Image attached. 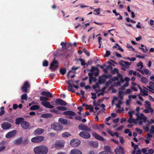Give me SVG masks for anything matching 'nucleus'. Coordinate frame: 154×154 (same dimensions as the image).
<instances>
[{
  "label": "nucleus",
  "instance_id": "nucleus-1",
  "mask_svg": "<svg viewBox=\"0 0 154 154\" xmlns=\"http://www.w3.org/2000/svg\"><path fill=\"white\" fill-rule=\"evenodd\" d=\"M55 102L56 104V105H60L63 106H58L56 107V109L57 110H56L55 109H53L50 110V112H52L56 114H61L60 111H65L67 109V108L64 106L67 105V103L65 101L63 100L58 98L56 100Z\"/></svg>",
  "mask_w": 154,
  "mask_h": 154
},
{
  "label": "nucleus",
  "instance_id": "nucleus-2",
  "mask_svg": "<svg viewBox=\"0 0 154 154\" xmlns=\"http://www.w3.org/2000/svg\"><path fill=\"white\" fill-rule=\"evenodd\" d=\"M35 154H47L48 152L47 147L44 146H37L33 149Z\"/></svg>",
  "mask_w": 154,
  "mask_h": 154
},
{
  "label": "nucleus",
  "instance_id": "nucleus-3",
  "mask_svg": "<svg viewBox=\"0 0 154 154\" xmlns=\"http://www.w3.org/2000/svg\"><path fill=\"white\" fill-rule=\"evenodd\" d=\"M63 114L65 116H68L67 118L68 119H73V117L72 116H75L76 115V113L72 111H67L64 112L63 113Z\"/></svg>",
  "mask_w": 154,
  "mask_h": 154
},
{
  "label": "nucleus",
  "instance_id": "nucleus-4",
  "mask_svg": "<svg viewBox=\"0 0 154 154\" xmlns=\"http://www.w3.org/2000/svg\"><path fill=\"white\" fill-rule=\"evenodd\" d=\"M44 140V137L42 136H37L33 137L31 139V141L34 143H38L42 142Z\"/></svg>",
  "mask_w": 154,
  "mask_h": 154
},
{
  "label": "nucleus",
  "instance_id": "nucleus-5",
  "mask_svg": "<svg viewBox=\"0 0 154 154\" xmlns=\"http://www.w3.org/2000/svg\"><path fill=\"white\" fill-rule=\"evenodd\" d=\"M52 128L56 131H59L62 129L63 128V125L58 123H53L51 125Z\"/></svg>",
  "mask_w": 154,
  "mask_h": 154
},
{
  "label": "nucleus",
  "instance_id": "nucleus-6",
  "mask_svg": "<svg viewBox=\"0 0 154 154\" xmlns=\"http://www.w3.org/2000/svg\"><path fill=\"white\" fill-rule=\"evenodd\" d=\"M58 63V62L57 61L54 60L50 64V68L51 69L52 71H54L59 67Z\"/></svg>",
  "mask_w": 154,
  "mask_h": 154
},
{
  "label": "nucleus",
  "instance_id": "nucleus-7",
  "mask_svg": "<svg viewBox=\"0 0 154 154\" xmlns=\"http://www.w3.org/2000/svg\"><path fill=\"white\" fill-rule=\"evenodd\" d=\"M65 143L62 140H57L55 143L54 145V147L56 149L59 148H62L64 146Z\"/></svg>",
  "mask_w": 154,
  "mask_h": 154
},
{
  "label": "nucleus",
  "instance_id": "nucleus-8",
  "mask_svg": "<svg viewBox=\"0 0 154 154\" xmlns=\"http://www.w3.org/2000/svg\"><path fill=\"white\" fill-rule=\"evenodd\" d=\"M79 135L81 137L86 139H89L91 137V135L90 133L85 131L81 132L79 134Z\"/></svg>",
  "mask_w": 154,
  "mask_h": 154
},
{
  "label": "nucleus",
  "instance_id": "nucleus-9",
  "mask_svg": "<svg viewBox=\"0 0 154 154\" xmlns=\"http://www.w3.org/2000/svg\"><path fill=\"white\" fill-rule=\"evenodd\" d=\"M12 127V125L8 122H4L1 125V127L3 130H7Z\"/></svg>",
  "mask_w": 154,
  "mask_h": 154
},
{
  "label": "nucleus",
  "instance_id": "nucleus-10",
  "mask_svg": "<svg viewBox=\"0 0 154 154\" xmlns=\"http://www.w3.org/2000/svg\"><path fill=\"white\" fill-rule=\"evenodd\" d=\"M81 143L80 141L78 139L72 140L70 142V144L73 147L79 146Z\"/></svg>",
  "mask_w": 154,
  "mask_h": 154
},
{
  "label": "nucleus",
  "instance_id": "nucleus-11",
  "mask_svg": "<svg viewBox=\"0 0 154 154\" xmlns=\"http://www.w3.org/2000/svg\"><path fill=\"white\" fill-rule=\"evenodd\" d=\"M78 128L79 129L86 131L89 132L91 130V129L87 126L83 125H79L78 126Z\"/></svg>",
  "mask_w": 154,
  "mask_h": 154
},
{
  "label": "nucleus",
  "instance_id": "nucleus-12",
  "mask_svg": "<svg viewBox=\"0 0 154 154\" xmlns=\"http://www.w3.org/2000/svg\"><path fill=\"white\" fill-rule=\"evenodd\" d=\"M41 104L42 105L48 108L52 109L54 107L53 106L51 105L50 103L48 101H42Z\"/></svg>",
  "mask_w": 154,
  "mask_h": 154
},
{
  "label": "nucleus",
  "instance_id": "nucleus-13",
  "mask_svg": "<svg viewBox=\"0 0 154 154\" xmlns=\"http://www.w3.org/2000/svg\"><path fill=\"white\" fill-rule=\"evenodd\" d=\"M16 130H14L8 133L5 135V137L7 138H10L13 137L16 133Z\"/></svg>",
  "mask_w": 154,
  "mask_h": 154
},
{
  "label": "nucleus",
  "instance_id": "nucleus-14",
  "mask_svg": "<svg viewBox=\"0 0 154 154\" xmlns=\"http://www.w3.org/2000/svg\"><path fill=\"white\" fill-rule=\"evenodd\" d=\"M21 126L23 129H27L29 127V124L28 122L24 121L21 124Z\"/></svg>",
  "mask_w": 154,
  "mask_h": 154
},
{
  "label": "nucleus",
  "instance_id": "nucleus-15",
  "mask_svg": "<svg viewBox=\"0 0 154 154\" xmlns=\"http://www.w3.org/2000/svg\"><path fill=\"white\" fill-rule=\"evenodd\" d=\"M91 134L95 138L101 141H103L104 140L103 137L98 134L96 133L92 132Z\"/></svg>",
  "mask_w": 154,
  "mask_h": 154
},
{
  "label": "nucleus",
  "instance_id": "nucleus-16",
  "mask_svg": "<svg viewBox=\"0 0 154 154\" xmlns=\"http://www.w3.org/2000/svg\"><path fill=\"white\" fill-rule=\"evenodd\" d=\"M44 131L43 129L38 128L35 130L34 132V134L35 135H40L42 134Z\"/></svg>",
  "mask_w": 154,
  "mask_h": 154
},
{
  "label": "nucleus",
  "instance_id": "nucleus-17",
  "mask_svg": "<svg viewBox=\"0 0 154 154\" xmlns=\"http://www.w3.org/2000/svg\"><path fill=\"white\" fill-rule=\"evenodd\" d=\"M41 94L42 96L47 97H53V96L52 94L49 92L43 91L41 93Z\"/></svg>",
  "mask_w": 154,
  "mask_h": 154
},
{
  "label": "nucleus",
  "instance_id": "nucleus-18",
  "mask_svg": "<svg viewBox=\"0 0 154 154\" xmlns=\"http://www.w3.org/2000/svg\"><path fill=\"white\" fill-rule=\"evenodd\" d=\"M137 119L139 120H142L143 122L145 123L147 120V118L146 116H144V115L143 113H141L140 116H137Z\"/></svg>",
  "mask_w": 154,
  "mask_h": 154
},
{
  "label": "nucleus",
  "instance_id": "nucleus-19",
  "mask_svg": "<svg viewBox=\"0 0 154 154\" xmlns=\"http://www.w3.org/2000/svg\"><path fill=\"white\" fill-rule=\"evenodd\" d=\"M24 119L22 117H19L17 118L15 120V124L17 125H19L23 122Z\"/></svg>",
  "mask_w": 154,
  "mask_h": 154
},
{
  "label": "nucleus",
  "instance_id": "nucleus-20",
  "mask_svg": "<svg viewBox=\"0 0 154 154\" xmlns=\"http://www.w3.org/2000/svg\"><path fill=\"white\" fill-rule=\"evenodd\" d=\"M70 153L71 154H82L81 151L76 149H73L71 150Z\"/></svg>",
  "mask_w": 154,
  "mask_h": 154
},
{
  "label": "nucleus",
  "instance_id": "nucleus-21",
  "mask_svg": "<svg viewBox=\"0 0 154 154\" xmlns=\"http://www.w3.org/2000/svg\"><path fill=\"white\" fill-rule=\"evenodd\" d=\"M89 144L91 146L95 148L98 146V143L97 141H91L89 142Z\"/></svg>",
  "mask_w": 154,
  "mask_h": 154
},
{
  "label": "nucleus",
  "instance_id": "nucleus-22",
  "mask_svg": "<svg viewBox=\"0 0 154 154\" xmlns=\"http://www.w3.org/2000/svg\"><path fill=\"white\" fill-rule=\"evenodd\" d=\"M22 138L20 137L15 140L14 142V144L16 145H19L22 143Z\"/></svg>",
  "mask_w": 154,
  "mask_h": 154
},
{
  "label": "nucleus",
  "instance_id": "nucleus-23",
  "mask_svg": "<svg viewBox=\"0 0 154 154\" xmlns=\"http://www.w3.org/2000/svg\"><path fill=\"white\" fill-rule=\"evenodd\" d=\"M59 122L61 124L66 125L67 123V120L66 119L63 118H60L58 120Z\"/></svg>",
  "mask_w": 154,
  "mask_h": 154
},
{
  "label": "nucleus",
  "instance_id": "nucleus-24",
  "mask_svg": "<svg viewBox=\"0 0 154 154\" xmlns=\"http://www.w3.org/2000/svg\"><path fill=\"white\" fill-rule=\"evenodd\" d=\"M119 64L122 66L121 69L124 71H125L126 69H128L129 68V66L125 65L121 62L119 63Z\"/></svg>",
  "mask_w": 154,
  "mask_h": 154
},
{
  "label": "nucleus",
  "instance_id": "nucleus-25",
  "mask_svg": "<svg viewBox=\"0 0 154 154\" xmlns=\"http://www.w3.org/2000/svg\"><path fill=\"white\" fill-rule=\"evenodd\" d=\"M143 87L144 88L143 89V92L141 93H143V94H141L143 96H148V91L147 90L148 89L145 87L143 86Z\"/></svg>",
  "mask_w": 154,
  "mask_h": 154
},
{
  "label": "nucleus",
  "instance_id": "nucleus-26",
  "mask_svg": "<svg viewBox=\"0 0 154 154\" xmlns=\"http://www.w3.org/2000/svg\"><path fill=\"white\" fill-rule=\"evenodd\" d=\"M68 85H69V86L67 88L68 91H71L72 92H74V89L72 88L73 87L72 84H70L69 83H68Z\"/></svg>",
  "mask_w": 154,
  "mask_h": 154
},
{
  "label": "nucleus",
  "instance_id": "nucleus-27",
  "mask_svg": "<svg viewBox=\"0 0 154 154\" xmlns=\"http://www.w3.org/2000/svg\"><path fill=\"white\" fill-rule=\"evenodd\" d=\"M52 116V115L50 113H45L41 115V117L43 118H48L51 117Z\"/></svg>",
  "mask_w": 154,
  "mask_h": 154
},
{
  "label": "nucleus",
  "instance_id": "nucleus-28",
  "mask_svg": "<svg viewBox=\"0 0 154 154\" xmlns=\"http://www.w3.org/2000/svg\"><path fill=\"white\" fill-rule=\"evenodd\" d=\"M141 81L142 82L145 84H146L148 82L147 79L145 77H142L141 78Z\"/></svg>",
  "mask_w": 154,
  "mask_h": 154
},
{
  "label": "nucleus",
  "instance_id": "nucleus-29",
  "mask_svg": "<svg viewBox=\"0 0 154 154\" xmlns=\"http://www.w3.org/2000/svg\"><path fill=\"white\" fill-rule=\"evenodd\" d=\"M39 108V106L38 105H34L32 106L30 108V109L31 110H35L38 109Z\"/></svg>",
  "mask_w": 154,
  "mask_h": 154
},
{
  "label": "nucleus",
  "instance_id": "nucleus-30",
  "mask_svg": "<svg viewBox=\"0 0 154 154\" xmlns=\"http://www.w3.org/2000/svg\"><path fill=\"white\" fill-rule=\"evenodd\" d=\"M128 122L130 123H132L134 122L135 124H136V120L132 118V117H129L128 120Z\"/></svg>",
  "mask_w": 154,
  "mask_h": 154
},
{
  "label": "nucleus",
  "instance_id": "nucleus-31",
  "mask_svg": "<svg viewBox=\"0 0 154 154\" xmlns=\"http://www.w3.org/2000/svg\"><path fill=\"white\" fill-rule=\"evenodd\" d=\"M71 136V134L69 133L66 132L62 134V136L63 137H67Z\"/></svg>",
  "mask_w": 154,
  "mask_h": 154
},
{
  "label": "nucleus",
  "instance_id": "nucleus-32",
  "mask_svg": "<svg viewBox=\"0 0 154 154\" xmlns=\"http://www.w3.org/2000/svg\"><path fill=\"white\" fill-rule=\"evenodd\" d=\"M40 100L41 101L46 102L48 100V98L46 97L41 96L40 97Z\"/></svg>",
  "mask_w": 154,
  "mask_h": 154
},
{
  "label": "nucleus",
  "instance_id": "nucleus-33",
  "mask_svg": "<svg viewBox=\"0 0 154 154\" xmlns=\"http://www.w3.org/2000/svg\"><path fill=\"white\" fill-rule=\"evenodd\" d=\"M27 99V94H24L22 95L21 97V99L22 100H26Z\"/></svg>",
  "mask_w": 154,
  "mask_h": 154
},
{
  "label": "nucleus",
  "instance_id": "nucleus-34",
  "mask_svg": "<svg viewBox=\"0 0 154 154\" xmlns=\"http://www.w3.org/2000/svg\"><path fill=\"white\" fill-rule=\"evenodd\" d=\"M79 60L81 62V64L82 65L85 66V65H86L88 66L87 63H85L84 60L83 59H82V58H79Z\"/></svg>",
  "mask_w": 154,
  "mask_h": 154
},
{
  "label": "nucleus",
  "instance_id": "nucleus-35",
  "mask_svg": "<svg viewBox=\"0 0 154 154\" xmlns=\"http://www.w3.org/2000/svg\"><path fill=\"white\" fill-rule=\"evenodd\" d=\"M111 73L113 75L115 74L116 73H119L118 69L116 68H114L113 70L111 71Z\"/></svg>",
  "mask_w": 154,
  "mask_h": 154
},
{
  "label": "nucleus",
  "instance_id": "nucleus-36",
  "mask_svg": "<svg viewBox=\"0 0 154 154\" xmlns=\"http://www.w3.org/2000/svg\"><path fill=\"white\" fill-rule=\"evenodd\" d=\"M60 73L63 75H65L66 72V70L65 68L61 69L60 70Z\"/></svg>",
  "mask_w": 154,
  "mask_h": 154
},
{
  "label": "nucleus",
  "instance_id": "nucleus-37",
  "mask_svg": "<svg viewBox=\"0 0 154 154\" xmlns=\"http://www.w3.org/2000/svg\"><path fill=\"white\" fill-rule=\"evenodd\" d=\"M125 59L126 60H129L130 61H134L136 60V58L134 57L130 58L129 57H128L126 58H125Z\"/></svg>",
  "mask_w": 154,
  "mask_h": 154
},
{
  "label": "nucleus",
  "instance_id": "nucleus-38",
  "mask_svg": "<svg viewBox=\"0 0 154 154\" xmlns=\"http://www.w3.org/2000/svg\"><path fill=\"white\" fill-rule=\"evenodd\" d=\"M43 66L44 67L47 66L48 65V62L47 60H45L42 63Z\"/></svg>",
  "mask_w": 154,
  "mask_h": 154
},
{
  "label": "nucleus",
  "instance_id": "nucleus-39",
  "mask_svg": "<svg viewBox=\"0 0 154 154\" xmlns=\"http://www.w3.org/2000/svg\"><path fill=\"white\" fill-rule=\"evenodd\" d=\"M100 11V8H98L97 9H95L94 10V12H97L96 13H94V15H98L100 13V12H98L99 11Z\"/></svg>",
  "mask_w": 154,
  "mask_h": 154
},
{
  "label": "nucleus",
  "instance_id": "nucleus-40",
  "mask_svg": "<svg viewBox=\"0 0 154 154\" xmlns=\"http://www.w3.org/2000/svg\"><path fill=\"white\" fill-rule=\"evenodd\" d=\"M83 51L88 56H89L90 55V53L88 52L86 49L84 48L83 49Z\"/></svg>",
  "mask_w": 154,
  "mask_h": 154
},
{
  "label": "nucleus",
  "instance_id": "nucleus-41",
  "mask_svg": "<svg viewBox=\"0 0 154 154\" xmlns=\"http://www.w3.org/2000/svg\"><path fill=\"white\" fill-rule=\"evenodd\" d=\"M137 66H138V67L140 66V69H142L143 66L142 63L141 61L139 62L137 64Z\"/></svg>",
  "mask_w": 154,
  "mask_h": 154
},
{
  "label": "nucleus",
  "instance_id": "nucleus-42",
  "mask_svg": "<svg viewBox=\"0 0 154 154\" xmlns=\"http://www.w3.org/2000/svg\"><path fill=\"white\" fill-rule=\"evenodd\" d=\"M110 54H111L110 52L109 51L107 50L106 51V54L104 55V57H108L110 55Z\"/></svg>",
  "mask_w": 154,
  "mask_h": 154
},
{
  "label": "nucleus",
  "instance_id": "nucleus-43",
  "mask_svg": "<svg viewBox=\"0 0 154 154\" xmlns=\"http://www.w3.org/2000/svg\"><path fill=\"white\" fill-rule=\"evenodd\" d=\"M22 91L23 92L26 93L27 91V88L26 87L23 86L21 88Z\"/></svg>",
  "mask_w": 154,
  "mask_h": 154
},
{
  "label": "nucleus",
  "instance_id": "nucleus-44",
  "mask_svg": "<svg viewBox=\"0 0 154 154\" xmlns=\"http://www.w3.org/2000/svg\"><path fill=\"white\" fill-rule=\"evenodd\" d=\"M29 143V140L27 138H26L24 139L23 140H22V143L23 144L26 145L27 144Z\"/></svg>",
  "mask_w": 154,
  "mask_h": 154
},
{
  "label": "nucleus",
  "instance_id": "nucleus-45",
  "mask_svg": "<svg viewBox=\"0 0 154 154\" xmlns=\"http://www.w3.org/2000/svg\"><path fill=\"white\" fill-rule=\"evenodd\" d=\"M23 86L25 87H26V88H28L29 87H30V85L29 82L27 81H26L25 82Z\"/></svg>",
  "mask_w": 154,
  "mask_h": 154
},
{
  "label": "nucleus",
  "instance_id": "nucleus-46",
  "mask_svg": "<svg viewBox=\"0 0 154 154\" xmlns=\"http://www.w3.org/2000/svg\"><path fill=\"white\" fill-rule=\"evenodd\" d=\"M136 131L139 134H141L142 133L143 131L141 129H140L137 128L135 129Z\"/></svg>",
  "mask_w": 154,
  "mask_h": 154
},
{
  "label": "nucleus",
  "instance_id": "nucleus-47",
  "mask_svg": "<svg viewBox=\"0 0 154 154\" xmlns=\"http://www.w3.org/2000/svg\"><path fill=\"white\" fill-rule=\"evenodd\" d=\"M92 128L94 129L95 130H98L99 129V126L98 125H95L94 124H93L92 125Z\"/></svg>",
  "mask_w": 154,
  "mask_h": 154
},
{
  "label": "nucleus",
  "instance_id": "nucleus-48",
  "mask_svg": "<svg viewBox=\"0 0 154 154\" xmlns=\"http://www.w3.org/2000/svg\"><path fill=\"white\" fill-rule=\"evenodd\" d=\"M119 97L121 99H122L124 97L123 92L122 91H120L119 92Z\"/></svg>",
  "mask_w": 154,
  "mask_h": 154
},
{
  "label": "nucleus",
  "instance_id": "nucleus-49",
  "mask_svg": "<svg viewBox=\"0 0 154 154\" xmlns=\"http://www.w3.org/2000/svg\"><path fill=\"white\" fill-rule=\"evenodd\" d=\"M131 146L133 147L134 149H137L138 148V146L137 145L135 144L133 142H131Z\"/></svg>",
  "mask_w": 154,
  "mask_h": 154
},
{
  "label": "nucleus",
  "instance_id": "nucleus-50",
  "mask_svg": "<svg viewBox=\"0 0 154 154\" xmlns=\"http://www.w3.org/2000/svg\"><path fill=\"white\" fill-rule=\"evenodd\" d=\"M91 94L92 95L91 98L93 100H95L97 97L96 94L95 93H91Z\"/></svg>",
  "mask_w": 154,
  "mask_h": 154
},
{
  "label": "nucleus",
  "instance_id": "nucleus-51",
  "mask_svg": "<svg viewBox=\"0 0 154 154\" xmlns=\"http://www.w3.org/2000/svg\"><path fill=\"white\" fill-rule=\"evenodd\" d=\"M121 62L122 63H124L125 65H126L128 66H129L130 65H131V63H129L128 62V61H123V60H121Z\"/></svg>",
  "mask_w": 154,
  "mask_h": 154
},
{
  "label": "nucleus",
  "instance_id": "nucleus-52",
  "mask_svg": "<svg viewBox=\"0 0 154 154\" xmlns=\"http://www.w3.org/2000/svg\"><path fill=\"white\" fill-rule=\"evenodd\" d=\"M145 106H148V107L150 106L151 104L149 101H145Z\"/></svg>",
  "mask_w": 154,
  "mask_h": 154
},
{
  "label": "nucleus",
  "instance_id": "nucleus-53",
  "mask_svg": "<svg viewBox=\"0 0 154 154\" xmlns=\"http://www.w3.org/2000/svg\"><path fill=\"white\" fill-rule=\"evenodd\" d=\"M94 74L93 72L91 73H89L88 74V75L89 76V78H92V79H96V78L94 77H93V76Z\"/></svg>",
  "mask_w": 154,
  "mask_h": 154
},
{
  "label": "nucleus",
  "instance_id": "nucleus-54",
  "mask_svg": "<svg viewBox=\"0 0 154 154\" xmlns=\"http://www.w3.org/2000/svg\"><path fill=\"white\" fill-rule=\"evenodd\" d=\"M105 79H100L99 80V82L100 84H101L104 83L105 82Z\"/></svg>",
  "mask_w": 154,
  "mask_h": 154
},
{
  "label": "nucleus",
  "instance_id": "nucleus-55",
  "mask_svg": "<svg viewBox=\"0 0 154 154\" xmlns=\"http://www.w3.org/2000/svg\"><path fill=\"white\" fill-rule=\"evenodd\" d=\"M104 149L105 150L109 152H110L111 150L109 146H105Z\"/></svg>",
  "mask_w": 154,
  "mask_h": 154
},
{
  "label": "nucleus",
  "instance_id": "nucleus-56",
  "mask_svg": "<svg viewBox=\"0 0 154 154\" xmlns=\"http://www.w3.org/2000/svg\"><path fill=\"white\" fill-rule=\"evenodd\" d=\"M149 132L151 134L154 133V126H151V129L149 130Z\"/></svg>",
  "mask_w": 154,
  "mask_h": 154
},
{
  "label": "nucleus",
  "instance_id": "nucleus-57",
  "mask_svg": "<svg viewBox=\"0 0 154 154\" xmlns=\"http://www.w3.org/2000/svg\"><path fill=\"white\" fill-rule=\"evenodd\" d=\"M134 113V111L132 110L131 111H129L128 112V114L129 116V117H132V114Z\"/></svg>",
  "mask_w": 154,
  "mask_h": 154
},
{
  "label": "nucleus",
  "instance_id": "nucleus-58",
  "mask_svg": "<svg viewBox=\"0 0 154 154\" xmlns=\"http://www.w3.org/2000/svg\"><path fill=\"white\" fill-rule=\"evenodd\" d=\"M149 86L152 87V88H154V83L152 82H149Z\"/></svg>",
  "mask_w": 154,
  "mask_h": 154
},
{
  "label": "nucleus",
  "instance_id": "nucleus-59",
  "mask_svg": "<svg viewBox=\"0 0 154 154\" xmlns=\"http://www.w3.org/2000/svg\"><path fill=\"white\" fill-rule=\"evenodd\" d=\"M5 120L8 121L11 123H12L13 122V120L12 119H9L8 118H6L5 119Z\"/></svg>",
  "mask_w": 154,
  "mask_h": 154
},
{
  "label": "nucleus",
  "instance_id": "nucleus-60",
  "mask_svg": "<svg viewBox=\"0 0 154 154\" xmlns=\"http://www.w3.org/2000/svg\"><path fill=\"white\" fill-rule=\"evenodd\" d=\"M60 45L62 46V48L64 47L66 48L67 46L66 43L62 42L60 43Z\"/></svg>",
  "mask_w": 154,
  "mask_h": 154
},
{
  "label": "nucleus",
  "instance_id": "nucleus-61",
  "mask_svg": "<svg viewBox=\"0 0 154 154\" xmlns=\"http://www.w3.org/2000/svg\"><path fill=\"white\" fill-rule=\"evenodd\" d=\"M119 139L120 141L122 144H123L124 142L125 141L123 137H122L120 136L119 137Z\"/></svg>",
  "mask_w": 154,
  "mask_h": 154
},
{
  "label": "nucleus",
  "instance_id": "nucleus-62",
  "mask_svg": "<svg viewBox=\"0 0 154 154\" xmlns=\"http://www.w3.org/2000/svg\"><path fill=\"white\" fill-rule=\"evenodd\" d=\"M93 88L95 89L97 88H99V86L97 83H96L95 85H93L92 86Z\"/></svg>",
  "mask_w": 154,
  "mask_h": 154
},
{
  "label": "nucleus",
  "instance_id": "nucleus-63",
  "mask_svg": "<svg viewBox=\"0 0 154 154\" xmlns=\"http://www.w3.org/2000/svg\"><path fill=\"white\" fill-rule=\"evenodd\" d=\"M108 132L111 136L113 137L114 136V134H113V132L112 131L109 130L108 131Z\"/></svg>",
  "mask_w": 154,
  "mask_h": 154
},
{
  "label": "nucleus",
  "instance_id": "nucleus-64",
  "mask_svg": "<svg viewBox=\"0 0 154 154\" xmlns=\"http://www.w3.org/2000/svg\"><path fill=\"white\" fill-rule=\"evenodd\" d=\"M115 152L116 153V154H120L121 152V151L118 149H116L115 150Z\"/></svg>",
  "mask_w": 154,
  "mask_h": 154
}]
</instances>
